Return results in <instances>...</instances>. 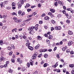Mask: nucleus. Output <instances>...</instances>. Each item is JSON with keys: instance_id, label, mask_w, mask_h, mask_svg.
<instances>
[{"instance_id": "5", "label": "nucleus", "mask_w": 74, "mask_h": 74, "mask_svg": "<svg viewBox=\"0 0 74 74\" xmlns=\"http://www.w3.org/2000/svg\"><path fill=\"white\" fill-rule=\"evenodd\" d=\"M55 1H57L58 4H61V5H63V3H62L61 1H58V0H55Z\"/></svg>"}, {"instance_id": "40", "label": "nucleus", "mask_w": 74, "mask_h": 74, "mask_svg": "<svg viewBox=\"0 0 74 74\" xmlns=\"http://www.w3.org/2000/svg\"><path fill=\"white\" fill-rule=\"evenodd\" d=\"M52 14V13L51 12H49V13H48V15H50V16H51Z\"/></svg>"}, {"instance_id": "14", "label": "nucleus", "mask_w": 74, "mask_h": 74, "mask_svg": "<svg viewBox=\"0 0 74 74\" xmlns=\"http://www.w3.org/2000/svg\"><path fill=\"white\" fill-rule=\"evenodd\" d=\"M45 20L48 21V20H49V17L48 16H46L45 17Z\"/></svg>"}, {"instance_id": "6", "label": "nucleus", "mask_w": 74, "mask_h": 74, "mask_svg": "<svg viewBox=\"0 0 74 74\" xmlns=\"http://www.w3.org/2000/svg\"><path fill=\"white\" fill-rule=\"evenodd\" d=\"M73 41L70 40L69 42L68 43V45H69V46H70V45H72V44H73Z\"/></svg>"}, {"instance_id": "61", "label": "nucleus", "mask_w": 74, "mask_h": 74, "mask_svg": "<svg viewBox=\"0 0 74 74\" xmlns=\"http://www.w3.org/2000/svg\"><path fill=\"white\" fill-rule=\"evenodd\" d=\"M41 16L42 17H43V16H45V14H42V15Z\"/></svg>"}, {"instance_id": "56", "label": "nucleus", "mask_w": 74, "mask_h": 74, "mask_svg": "<svg viewBox=\"0 0 74 74\" xmlns=\"http://www.w3.org/2000/svg\"><path fill=\"white\" fill-rule=\"evenodd\" d=\"M44 36L46 37H48V34H45L44 35Z\"/></svg>"}, {"instance_id": "10", "label": "nucleus", "mask_w": 74, "mask_h": 74, "mask_svg": "<svg viewBox=\"0 0 74 74\" xmlns=\"http://www.w3.org/2000/svg\"><path fill=\"white\" fill-rule=\"evenodd\" d=\"M50 11L51 12H53V13H54L55 12V10L52 8L50 9Z\"/></svg>"}, {"instance_id": "49", "label": "nucleus", "mask_w": 74, "mask_h": 74, "mask_svg": "<svg viewBox=\"0 0 74 74\" xmlns=\"http://www.w3.org/2000/svg\"><path fill=\"white\" fill-rule=\"evenodd\" d=\"M56 72H57V73H60V69L57 70Z\"/></svg>"}, {"instance_id": "23", "label": "nucleus", "mask_w": 74, "mask_h": 74, "mask_svg": "<svg viewBox=\"0 0 74 74\" xmlns=\"http://www.w3.org/2000/svg\"><path fill=\"white\" fill-rule=\"evenodd\" d=\"M0 44L1 45H3V40H0Z\"/></svg>"}, {"instance_id": "55", "label": "nucleus", "mask_w": 74, "mask_h": 74, "mask_svg": "<svg viewBox=\"0 0 74 74\" xmlns=\"http://www.w3.org/2000/svg\"><path fill=\"white\" fill-rule=\"evenodd\" d=\"M71 54L73 55V54H74V51H71Z\"/></svg>"}, {"instance_id": "22", "label": "nucleus", "mask_w": 74, "mask_h": 74, "mask_svg": "<svg viewBox=\"0 0 74 74\" xmlns=\"http://www.w3.org/2000/svg\"><path fill=\"white\" fill-rule=\"evenodd\" d=\"M47 66H48V64L46 63L44 64L43 65V67H47Z\"/></svg>"}, {"instance_id": "53", "label": "nucleus", "mask_w": 74, "mask_h": 74, "mask_svg": "<svg viewBox=\"0 0 74 74\" xmlns=\"http://www.w3.org/2000/svg\"><path fill=\"white\" fill-rule=\"evenodd\" d=\"M54 5L55 6H57L58 5V2H56L54 3Z\"/></svg>"}, {"instance_id": "36", "label": "nucleus", "mask_w": 74, "mask_h": 74, "mask_svg": "<svg viewBox=\"0 0 74 74\" xmlns=\"http://www.w3.org/2000/svg\"><path fill=\"white\" fill-rule=\"evenodd\" d=\"M1 61H3V56H2L0 58V62H1Z\"/></svg>"}, {"instance_id": "38", "label": "nucleus", "mask_w": 74, "mask_h": 74, "mask_svg": "<svg viewBox=\"0 0 74 74\" xmlns=\"http://www.w3.org/2000/svg\"><path fill=\"white\" fill-rule=\"evenodd\" d=\"M27 7H29V6H30V4L29 3H27L26 5Z\"/></svg>"}, {"instance_id": "62", "label": "nucleus", "mask_w": 74, "mask_h": 74, "mask_svg": "<svg viewBox=\"0 0 74 74\" xmlns=\"http://www.w3.org/2000/svg\"><path fill=\"white\" fill-rule=\"evenodd\" d=\"M47 49H44V50H43V52H46V51H47Z\"/></svg>"}, {"instance_id": "50", "label": "nucleus", "mask_w": 74, "mask_h": 74, "mask_svg": "<svg viewBox=\"0 0 74 74\" xmlns=\"http://www.w3.org/2000/svg\"><path fill=\"white\" fill-rule=\"evenodd\" d=\"M29 21H30V19H29L26 20L25 21V22H29Z\"/></svg>"}, {"instance_id": "25", "label": "nucleus", "mask_w": 74, "mask_h": 74, "mask_svg": "<svg viewBox=\"0 0 74 74\" xmlns=\"http://www.w3.org/2000/svg\"><path fill=\"white\" fill-rule=\"evenodd\" d=\"M3 17L4 19H6V18H7V16L6 15H3Z\"/></svg>"}, {"instance_id": "59", "label": "nucleus", "mask_w": 74, "mask_h": 74, "mask_svg": "<svg viewBox=\"0 0 74 74\" xmlns=\"http://www.w3.org/2000/svg\"><path fill=\"white\" fill-rule=\"evenodd\" d=\"M63 8H64V10H66V7L65 6H63Z\"/></svg>"}, {"instance_id": "43", "label": "nucleus", "mask_w": 74, "mask_h": 74, "mask_svg": "<svg viewBox=\"0 0 74 74\" xmlns=\"http://www.w3.org/2000/svg\"><path fill=\"white\" fill-rule=\"evenodd\" d=\"M20 60H21V58H18L17 59V62H20V61H19Z\"/></svg>"}, {"instance_id": "39", "label": "nucleus", "mask_w": 74, "mask_h": 74, "mask_svg": "<svg viewBox=\"0 0 74 74\" xmlns=\"http://www.w3.org/2000/svg\"><path fill=\"white\" fill-rule=\"evenodd\" d=\"M17 30L16 28L14 29H12V32H14V31H15V30Z\"/></svg>"}, {"instance_id": "18", "label": "nucleus", "mask_w": 74, "mask_h": 74, "mask_svg": "<svg viewBox=\"0 0 74 74\" xmlns=\"http://www.w3.org/2000/svg\"><path fill=\"white\" fill-rule=\"evenodd\" d=\"M69 66L70 67H72V68H73L74 67V64H70L69 65Z\"/></svg>"}, {"instance_id": "15", "label": "nucleus", "mask_w": 74, "mask_h": 74, "mask_svg": "<svg viewBox=\"0 0 74 74\" xmlns=\"http://www.w3.org/2000/svg\"><path fill=\"white\" fill-rule=\"evenodd\" d=\"M7 48L8 50H9L10 51H11L12 50V48H11V47H10V46H9L7 47Z\"/></svg>"}, {"instance_id": "26", "label": "nucleus", "mask_w": 74, "mask_h": 74, "mask_svg": "<svg viewBox=\"0 0 74 74\" xmlns=\"http://www.w3.org/2000/svg\"><path fill=\"white\" fill-rule=\"evenodd\" d=\"M37 38H38V39H39V40H41V39H42V38H41L40 36H38Z\"/></svg>"}, {"instance_id": "33", "label": "nucleus", "mask_w": 74, "mask_h": 74, "mask_svg": "<svg viewBox=\"0 0 74 74\" xmlns=\"http://www.w3.org/2000/svg\"><path fill=\"white\" fill-rule=\"evenodd\" d=\"M57 16L58 18H60V17L62 16V15H61V14H59Z\"/></svg>"}, {"instance_id": "57", "label": "nucleus", "mask_w": 74, "mask_h": 74, "mask_svg": "<svg viewBox=\"0 0 74 74\" xmlns=\"http://www.w3.org/2000/svg\"><path fill=\"white\" fill-rule=\"evenodd\" d=\"M62 12L63 13V14H66V11H65V10H63L62 11Z\"/></svg>"}, {"instance_id": "3", "label": "nucleus", "mask_w": 74, "mask_h": 74, "mask_svg": "<svg viewBox=\"0 0 74 74\" xmlns=\"http://www.w3.org/2000/svg\"><path fill=\"white\" fill-rule=\"evenodd\" d=\"M23 34V39H26V38H27V35L26 33L25 32Z\"/></svg>"}, {"instance_id": "63", "label": "nucleus", "mask_w": 74, "mask_h": 74, "mask_svg": "<svg viewBox=\"0 0 74 74\" xmlns=\"http://www.w3.org/2000/svg\"><path fill=\"white\" fill-rule=\"evenodd\" d=\"M60 61L61 62H62V63H63V62H64V60H63L62 59H61Z\"/></svg>"}, {"instance_id": "19", "label": "nucleus", "mask_w": 74, "mask_h": 74, "mask_svg": "<svg viewBox=\"0 0 74 74\" xmlns=\"http://www.w3.org/2000/svg\"><path fill=\"white\" fill-rule=\"evenodd\" d=\"M44 57L45 58H48V55L47 54H45L44 55Z\"/></svg>"}, {"instance_id": "51", "label": "nucleus", "mask_w": 74, "mask_h": 74, "mask_svg": "<svg viewBox=\"0 0 74 74\" xmlns=\"http://www.w3.org/2000/svg\"><path fill=\"white\" fill-rule=\"evenodd\" d=\"M4 53H3V52H1V56H3V55H4Z\"/></svg>"}, {"instance_id": "17", "label": "nucleus", "mask_w": 74, "mask_h": 74, "mask_svg": "<svg viewBox=\"0 0 74 74\" xmlns=\"http://www.w3.org/2000/svg\"><path fill=\"white\" fill-rule=\"evenodd\" d=\"M52 37H53L52 36H51V35H50L48 37V38L49 39H50V40H51L52 38Z\"/></svg>"}, {"instance_id": "54", "label": "nucleus", "mask_w": 74, "mask_h": 74, "mask_svg": "<svg viewBox=\"0 0 74 74\" xmlns=\"http://www.w3.org/2000/svg\"><path fill=\"white\" fill-rule=\"evenodd\" d=\"M71 74H74V70H72L71 71Z\"/></svg>"}, {"instance_id": "28", "label": "nucleus", "mask_w": 74, "mask_h": 74, "mask_svg": "<svg viewBox=\"0 0 74 74\" xmlns=\"http://www.w3.org/2000/svg\"><path fill=\"white\" fill-rule=\"evenodd\" d=\"M13 71H14L12 69H10V70H9V73H12Z\"/></svg>"}, {"instance_id": "34", "label": "nucleus", "mask_w": 74, "mask_h": 74, "mask_svg": "<svg viewBox=\"0 0 74 74\" xmlns=\"http://www.w3.org/2000/svg\"><path fill=\"white\" fill-rule=\"evenodd\" d=\"M18 12L19 15H20V14H22V11H21V10H19Z\"/></svg>"}, {"instance_id": "58", "label": "nucleus", "mask_w": 74, "mask_h": 74, "mask_svg": "<svg viewBox=\"0 0 74 74\" xmlns=\"http://www.w3.org/2000/svg\"><path fill=\"white\" fill-rule=\"evenodd\" d=\"M25 41L27 42H29V40L27 39H25Z\"/></svg>"}, {"instance_id": "32", "label": "nucleus", "mask_w": 74, "mask_h": 74, "mask_svg": "<svg viewBox=\"0 0 74 74\" xmlns=\"http://www.w3.org/2000/svg\"><path fill=\"white\" fill-rule=\"evenodd\" d=\"M12 15H16V16L17 15V14L15 12H14L12 14Z\"/></svg>"}, {"instance_id": "31", "label": "nucleus", "mask_w": 74, "mask_h": 74, "mask_svg": "<svg viewBox=\"0 0 74 74\" xmlns=\"http://www.w3.org/2000/svg\"><path fill=\"white\" fill-rule=\"evenodd\" d=\"M27 66L28 67H30V63H27Z\"/></svg>"}, {"instance_id": "42", "label": "nucleus", "mask_w": 74, "mask_h": 74, "mask_svg": "<svg viewBox=\"0 0 74 74\" xmlns=\"http://www.w3.org/2000/svg\"><path fill=\"white\" fill-rule=\"evenodd\" d=\"M15 3H14V2H13L12 3V7L14 6H15Z\"/></svg>"}, {"instance_id": "20", "label": "nucleus", "mask_w": 74, "mask_h": 74, "mask_svg": "<svg viewBox=\"0 0 74 74\" xmlns=\"http://www.w3.org/2000/svg\"><path fill=\"white\" fill-rule=\"evenodd\" d=\"M21 4H24V1L23 0H20Z\"/></svg>"}, {"instance_id": "9", "label": "nucleus", "mask_w": 74, "mask_h": 74, "mask_svg": "<svg viewBox=\"0 0 74 74\" xmlns=\"http://www.w3.org/2000/svg\"><path fill=\"white\" fill-rule=\"evenodd\" d=\"M13 19L15 20V21L17 23H18V19H17V18H15V17H14L13 18Z\"/></svg>"}, {"instance_id": "27", "label": "nucleus", "mask_w": 74, "mask_h": 74, "mask_svg": "<svg viewBox=\"0 0 74 74\" xmlns=\"http://www.w3.org/2000/svg\"><path fill=\"white\" fill-rule=\"evenodd\" d=\"M45 62V61L43 60L40 62V64H44V63Z\"/></svg>"}, {"instance_id": "29", "label": "nucleus", "mask_w": 74, "mask_h": 74, "mask_svg": "<svg viewBox=\"0 0 74 74\" xmlns=\"http://www.w3.org/2000/svg\"><path fill=\"white\" fill-rule=\"evenodd\" d=\"M33 63H34V62H33V61H30V65H31V66H33Z\"/></svg>"}, {"instance_id": "47", "label": "nucleus", "mask_w": 74, "mask_h": 74, "mask_svg": "<svg viewBox=\"0 0 74 74\" xmlns=\"http://www.w3.org/2000/svg\"><path fill=\"white\" fill-rule=\"evenodd\" d=\"M70 20H67L66 21V22L67 23H70Z\"/></svg>"}, {"instance_id": "41", "label": "nucleus", "mask_w": 74, "mask_h": 74, "mask_svg": "<svg viewBox=\"0 0 74 74\" xmlns=\"http://www.w3.org/2000/svg\"><path fill=\"white\" fill-rule=\"evenodd\" d=\"M3 2H1L0 4V5L1 8L3 7Z\"/></svg>"}, {"instance_id": "12", "label": "nucleus", "mask_w": 74, "mask_h": 74, "mask_svg": "<svg viewBox=\"0 0 74 74\" xmlns=\"http://www.w3.org/2000/svg\"><path fill=\"white\" fill-rule=\"evenodd\" d=\"M28 48L29 49H30V50H31V51H32L33 49V48L31 46L29 47H28Z\"/></svg>"}, {"instance_id": "8", "label": "nucleus", "mask_w": 74, "mask_h": 74, "mask_svg": "<svg viewBox=\"0 0 74 74\" xmlns=\"http://www.w3.org/2000/svg\"><path fill=\"white\" fill-rule=\"evenodd\" d=\"M40 44H38L37 45H36L35 47V49H38L39 48H40Z\"/></svg>"}, {"instance_id": "52", "label": "nucleus", "mask_w": 74, "mask_h": 74, "mask_svg": "<svg viewBox=\"0 0 74 74\" xmlns=\"http://www.w3.org/2000/svg\"><path fill=\"white\" fill-rule=\"evenodd\" d=\"M38 27V24H36V25H35V28H37Z\"/></svg>"}, {"instance_id": "21", "label": "nucleus", "mask_w": 74, "mask_h": 74, "mask_svg": "<svg viewBox=\"0 0 74 74\" xmlns=\"http://www.w3.org/2000/svg\"><path fill=\"white\" fill-rule=\"evenodd\" d=\"M11 47H12V49H15V47L13 45H11Z\"/></svg>"}, {"instance_id": "7", "label": "nucleus", "mask_w": 74, "mask_h": 74, "mask_svg": "<svg viewBox=\"0 0 74 74\" xmlns=\"http://www.w3.org/2000/svg\"><path fill=\"white\" fill-rule=\"evenodd\" d=\"M68 33L69 34V35H72V34H73V32H72V31H71L70 30H69Z\"/></svg>"}, {"instance_id": "35", "label": "nucleus", "mask_w": 74, "mask_h": 74, "mask_svg": "<svg viewBox=\"0 0 74 74\" xmlns=\"http://www.w3.org/2000/svg\"><path fill=\"white\" fill-rule=\"evenodd\" d=\"M2 28L3 29H6L7 28V26H4L2 27Z\"/></svg>"}, {"instance_id": "60", "label": "nucleus", "mask_w": 74, "mask_h": 74, "mask_svg": "<svg viewBox=\"0 0 74 74\" xmlns=\"http://www.w3.org/2000/svg\"><path fill=\"white\" fill-rule=\"evenodd\" d=\"M71 8H68L67 9V10L68 11H71Z\"/></svg>"}, {"instance_id": "16", "label": "nucleus", "mask_w": 74, "mask_h": 74, "mask_svg": "<svg viewBox=\"0 0 74 74\" xmlns=\"http://www.w3.org/2000/svg\"><path fill=\"white\" fill-rule=\"evenodd\" d=\"M26 46H27V47H29L30 46V43H26Z\"/></svg>"}, {"instance_id": "11", "label": "nucleus", "mask_w": 74, "mask_h": 74, "mask_svg": "<svg viewBox=\"0 0 74 74\" xmlns=\"http://www.w3.org/2000/svg\"><path fill=\"white\" fill-rule=\"evenodd\" d=\"M18 8L19 9H20L21 8V7H22V4H20V3H18Z\"/></svg>"}, {"instance_id": "45", "label": "nucleus", "mask_w": 74, "mask_h": 74, "mask_svg": "<svg viewBox=\"0 0 74 74\" xmlns=\"http://www.w3.org/2000/svg\"><path fill=\"white\" fill-rule=\"evenodd\" d=\"M12 51H11L10 52V53H9V55L10 56H11V55H12Z\"/></svg>"}, {"instance_id": "48", "label": "nucleus", "mask_w": 74, "mask_h": 74, "mask_svg": "<svg viewBox=\"0 0 74 74\" xmlns=\"http://www.w3.org/2000/svg\"><path fill=\"white\" fill-rule=\"evenodd\" d=\"M53 30H55V28H53V27H51V31H53Z\"/></svg>"}, {"instance_id": "37", "label": "nucleus", "mask_w": 74, "mask_h": 74, "mask_svg": "<svg viewBox=\"0 0 74 74\" xmlns=\"http://www.w3.org/2000/svg\"><path fill=\"white\" fill-rule=\"evenodd\" d=\"M11 61L12 63H15V60H14V59H12Z\"/></svg>"}, {"instance_id": "2", "label": "nucleus", "mask_w": 74, "mask_h": 74, "mask_svg": "<svg viewBox=\"0 0 74 74\" xmlns=\"http://www.w3.org/2000/svg\"><path fill=\"white\" fill-rule=\"evenodd\" d=\"M37 56H38V53L37 52H35L34 54L33 55L32 58L33 60L35 59Z\"/></svg>"}, {"instance_id": "30", "label": "nucleus", "mask_w": 74, "mask_h": 74, "mask_svg": "<svg viewBox=\"0 0 74 74\" xmlns=\"http://www.w3.org/2000/svg\"><path fill=\"white\" fill-rule=\"evenodd\" d=\"M67 18L68 19H70L71 18V15H69L68 16H67Z\"/></svg>"}, {"instance_id": "1", "label": "nucleus", "mask_w": 74, "mask_h": 74, "mask_svg": "<svg viewBox=\"0 0 74 74\" xmlns=\"http://www.w3.org/2000/svg\"><path fill=\"white\" fill-rule=\"evenodd\" d=\"M35 27H34L33 26H32L31 27L29 28H28V30H31V32H29L30 34H31L32 33V32L33 33H34V31L35 30Z\"/></svg>"}, {"instance_id": "46", "label": "nucleus", "mask_w": 74, "mask_h": 74, "mask_svg": "<svg viewBox=\"0 0 74 74\" xmlns=\"http://www.w3.org/2000/svg\"><path fill=\"white\" fill-rule=\"evenodd\" d=\"M41 56H42V54L41 53L38 55V57L41 58Z\"/></svg>"}, {"instance_id": "24", "label": "nucleus", "mask_w": 74, "mask_h": 74, "mask_svg": "<svg viewBox=\"0 0 74 74\" xmlns=\"http://www.w3.org/2000/svg\"><path fill=\"white\" fill-rule=\"evenodd\" d=\"M51 23H53V24H54V23H55L56 22L55 21H54L53 20H51Z\"/></svg>"}, {"instance_id": "44", "label": "nucleus", "mask_w": 74, "mask_h": 74, "mask_svg": "<svg viewBox=\"0 0 74 74\" xmlns=\"http://www.w3.org/2000/svg\"><path fill=\"white\" fill-rule=\"evenodd\" d=\"M56 55L57 58H59L60 57H59V54H56Z\"/></svg>"}, {"instance_id": "4", "label": "nucleus", "mask_w": 74, "mask_h": 74, "mask_svg": "<svg viewBox=\"0 0 74 74\" xmlns=\"http://www.w3.org/2000/svg\"><path fill=\"white\" fill-rule=\"evenodd\" d=\"M62 29V27H61L60 26H58V27H57V26H56L55 27V29L56 30H61V29Z\"/></svg>"}, {"instance_id": "64", "label": "nucleus", "mask_w": 74, "mask_h": 74, "mask_svg": "<svg viewBox=\"0 0 74 74\" xmlns=\"http://www.w3.org/2000/svg\"><path fill=\"white\" fill-rule=\"evenodd\" d=\"M38 7H41V4L40 3H39L38 4Z\"/></svg>"}, {"instance_id": "13", "label": "nucleus", "mask_w": 74, "mask_h": 74, "mask_svg": "<svg viewBox=\"0 0 74 74\" xmlns=\"http://www.w3.org/2000/svg\"><path fill=\"white\" fill-rule=\"evenodd\" d=\"M67 48V46H66L65 47H63L62 49L63 51H65V50H66V49Z\"/></svg>"}]
</instances>
